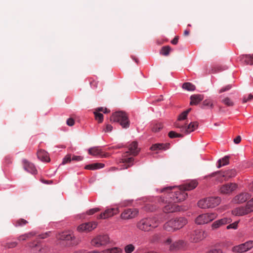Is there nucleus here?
I'll list each match as a JSON object with an SVG mask.
<instances>
[{"label":"nucleus","mask_w":253,"mask_h":253,"mask_svg":"<svg viewBox=\"0 0 253 253\" xmlns=\"http://www.w3.org/2000/svg\"><path fill=\"white\" fill-rule=\"evenodd\" d=\"M161 192L164 193V195L172 200L173 203H179L184 201L187 194L179 186L178 187H167L161 190Z\"/></svg>","instance_id":"1"},{"label":"nucleus","mask_w":253,"mask_h":253,"mask_svg":"<svg viewBox=\"0 0 253 253\" xmlns=\"http://www.w3.org/2000/svg\"><path fill=\"white\" fill-rule=\"evenodd\" d=\"M128 150L129 151L123 154L120 161V163L124 164L122 169H126L133 165V156L137 155L140 151L137 142L136 141L131 142L128 146Z\"/></svg>","instance_id":"2"},{"label":"nucleus","mask_w":253,"mask_h":253,"mask_svg":"<svg viewBox=\"0 0 253 253\" xmlns=\"http://www.w3.org/2000/svg\"><path fill=\"white\" fill-rule=\"evenodd\" d=\"M159 224L155 217L144 218L137 222L136 227L142 231L148 232L157 227Z\"/></svg>","instance_id":"3"},{"label":"nucleus","mask_w":253,"mask_h":253,"mask_svg":"<svg viewBox=\"0 0 253 253\" xmlns=\"http://www.w3.org/2000/svg\"><path fill=\"white\" fill-rule=\"evenodd\" d=\"M188 223L184 217L170 219L164 224V229L169 232H174L184 227Z\"/></svg>","instance_id":"4"},{"label":"nucleus","mask_w":253,"mask_h":253,"mask_svg":"<svg viewBox=\"0 0 253 253\" xmlns=\"http://www.w3.org/2000/svg\"><path fill=\"white\" fill-rule=\"evenodd\" d=\"M159 202L162 206L166 205L163 207V211L166 213L174 212L180 210L179 206L175 204V203L169 199V198L165 196H162L160 197Z\"/></svg>","instance_id":"5"},{"label":"nucleus","mask_w":253,"mask_h":253,"mask_svg":"<svg viewBox=\"0 0 253 253\" xmlns=\"http://www.w3.org/2000/svg\"><path fill=\"white\" fill-rule=\"evenodd\" d=\"M221 199L218 197H210L200 200L198 206L201 209L213 208L220 204Z\"/></svg>","instance_id":"6"},{"label":"nucleus","mask_w":253,"mask_h":253,"mask_svg":"<svg viewBox=\"0 0 253 253\" xmlns=\"http://www.w3.org/2000/svg\"><path fill=\"white\" fill-rule=\"evenodd\" d=\"M110 121L119 123L123 128H127L129 123L126 114L123 112H117L113 113L110 117Z\"/></svg>","instance_id":"7"},{"label":"nucleus","mask_w":253,"mask_h":253,"mask_svg":"<svg viewBox=\"0 0 253 253\" xmlns=\"http://www.w3.org/2000/svg\"><path fill=\"white\" fill-rule=\"evenodd\" d=\"M110 243V238L107 235H98L93 237L90 241L91 245L96 248L105 246Z\"/></svg>","instance_id":"8"},{"label":"nucleus","mask_w":253,"mask_h":253,"mask_svg":"<svg viewBox=\"0 0 253 253\" xmlns=\"http://www.w3.org/2000/svg\"><path fill=\"white\" fill-rule=\"evenodd\" d=\"M217 216V214L215 212L202 214L196 217L195 222L198 225L207 224L216 219Z\"/></svg>","instance_id":"9"},{"label":"nucleus","mask_w":253,"mask_h":253,"mask_svg":"<svg viewBox=\"0 0 253 253\" xmlns=\"http://www.w3.org/2000/svg\"><path fill=\"white\" fill-rule=\"evenodd\" d=\"M237 174L235 169H231L225 171H218L211 173L209 176L214 177L217 176L218 179L223 178L224 180H228L229 179L235 177Z\"/></svg>","instance_id":"10"},{"label":"nucleus","mask_w":253,"mask_h":253,"mask_svg":"<svg viewBox=\"0 0 253 253\" xmlns=\"http://www.w3.org/2000/svg\"><path fill=\"white\" fill-rule=\"evenodd\" d=\"M237 188L238 185L236 183H227L219 187V192L221 194L229 195L236 190Z\"/></svg>","instance_id":"11"},{"label":"nucleus","mask_w":253,"mask_h":253,"mask_svg":"<svg viewBox=\"0 0 253 253\" xmlns=\"http://www.w3.org/2000/svg\"><path fill=\"white\" fill-rule=\"evenodd\" d=\"M138 210L135 208H128L124 210L120 215L123 220H129L136 217L138 214Z\"/></svg>","instance_id":"12"},{"label":"nucleus","mask_w":253,"mask_h":253,"mask_svg":"<svg viewBox=\"0 0 253 253\" xmlns=\"http://www.w3.org/2000/svg\"><path fill=\"white\" fill-rule=\"evenodd\" d=\"M253 248V241L250 240L244 243L233 247L232 251L233 252L242 253L248 251Z\"/></svg>","instance_id":"13"},{"label":"nucleus","mask_w":253,"mask_h":253,"mask_svg":"<svg viewBox=\"0 0 253 253\" xmlns=\"http://www.w3.org/2000/svg\"><path fill=\"white\" fill-rule=\"evenodd\" d=\"M97 223L96 222H88L82 223L79 225L77 228L78 232H89L96 228Z\"/></svg>","instance_id":"14"},{"label":"nucleus","mask_w":253,"mask_h":253,"mask_svg":"<svg viewBox=\"0 0 253 253\" xmlns=\"http://www.w3.org/2000/svg\"><path fill=\"white\" fill-rule=\"evenodd\" d=\"M206 238L205 232L202 230H194L190 235V240L193 243H198Z\"/></svg>","instance_id":"15"},{"label":"nucleus","mask_w":253,"mask_h":253,"mask_svg":"<svg viewBox=\"0 0 253 253\" xmlns=\"http://www.w3.org/2000/svg\"><path fill=\"white\" fill-rule=\"evenodd\" d=\"M252 212L247 204L245 206L238 207L232 211V214L235 216H244Z\"/></svg>","instance_id":"16"},{"label":"nucleus","mask_w":253,"mask_h":253,"mask_svg":"<svg viewBox=\"0 0 253 253\" xmlns=\"http://www.w3.org/2000/svg\"><path fill=\"white\" fill-rule=\"evenodd\" d=\"M251 197V195L248 192H242L236 195L232 199V202L234 204H242L246 202Z\"/></svg>","instance_id":"17"},{"label":"nucleus","mask_w":253,"mask_h":253,"mask_svg":"<svg viewBox=\"0 0 253 253\" xmlns=\"http://www.w3.org/2000/svg\"><path fill=\"white\" fill-rule=\"evenodd\" d=\"M119 212V209L118 208H110L106 210L103 212L101 213L98 216L97 219H106L112 217Z\"/></svg>","instance_id":"18"},{"label":"nucleus","mask_w":253,"mask_h":253,"mask_svg":"<svg viewBox=\"0 0 253 253\" xmlns=\"http://www.w3.org/2000/svg\"><path fill=\"white\" fill-rule=\"evenodd\" d=\"M231 222L232 219L231 218L224 217L214 221L211 225V228L212 230H215L219 228L220 227L230 223Z\"/></svg>","instance_id":"19"},{"label":"nucleus","mask_w":253,"mask_h":253,"mask_svg":"<svg viewBox=\"0 0 253 253\" xmlns=\"http://www.w3.org/2000/svg\"><path fill=\"white\" fill-rule=\"evenodd\" d=\"M22 163L23 168L25 170L33 174H36L37 173V170L32 163L26 159L23 160Z\"/></svg>","instance_id":"20"},{"label":"nucleus","mask_w":253,"mask_h":253,"mask_svg":"<svg viewBox=\"0 0 253 253\" xmlns=\"http://www.w3.org/2000/svg\"><path fill=\"white\" fill-rule=\"evenodd\" d=\"M57 238L60 240L72 241L75 239V236L71 232L64 231L58 234Z\"/></svg>","instance_id":"21"},{"label":"nucleus","mask_w":253,"mask_h":253,"mask_svg":"<svg viewBox=\"0 0 253 253\" xmlns=\"http://www.w3.org/2000/svg\"><path fill=\"white\" fill-rule=\"evenodd\" d=\"M88 153L93 156H99L101 157H107L108 154H103L101 149L99 147H94L88 150Z\"/></svg>","instance_id":"22"},{"label":"nucleus","mask_w":253,"mask_h":253,"mask_svg":"<svg viewBox=\"0 0 253 253\" xmlns=\"http://www.w3.org/2000/svg\"><path fill=\"white\" fill-rule=\"evenodd\" d=\"M240 61L246 65H253V54H243L239 57Z\"/></svg>","instance_id":"23"},{"label":"nucleus","mask_w":253,"mask_h":253,"mask_svg":"<svg viewBox=\"0 0 253 253\" xmlns=\"http://www.w3.org/2000/svg\"><path fill=\"white\" fill-rule=\"evenodd\" d=\"M198 182L196 180H192L188 181L180 186L185 192L195 189L198 185Z\"/></svg>","instance_id":"24"},{"label":"nucleus","mask_w":253,"mask_h":253,"mask_svg":"<svg viewBox=\"0 0 253 253\" xmlns=\"http://www.w3.org/2000/svg\"><path fill=\"white\" fill-rule=\"evenodd\" d=\"M185 245V242L183 240H178L170 245L169 247V250L172 252L177 251L184 247Z\"/></svg>","instance_id":"25"},{"label":"nucleus","mask_w":253,"mask_h":253,"mask_svg":"<svg viewBox=\"0 0 253 253\" xmlns=\"http://www.w3.org/2000/svg\"><path fill=\"white\" fill-rule=\"evenodd\" d=\"M37 157L42 161L48 162L50 161L49 155L47 152L40 149L37 153Z\"/></svg>","instance_id":"26"},{"label":"nucleus","mask_w":253,"mask_h":253,"mask_svg":"<svg viewBox=\"0 0 253 253\" xmlns=\"http://www.w3.org/2000/svg\"><path fill=\"white\" fill-rule=\"evenodd\" d=\"M169 143H156L153 145L150 149L152 151L166 150L169 148Z\"/></svg>","instance_id":"27"},{"label":"nucleus","mask_w":253,"mask_h":253,"mask_svg":"<svg viewBox=\"0 0 253 253\" xmlns=\"http://www.w3.org/2000/svg\"><path fill=\"white\" fill-rule=\"evenodd\" d=\"M204 97L203 94H194L190 97V102L191 105H198L202 100H203Z\"/></svg>","instance_id":"28"},{"label":"nucleus","mask_w":253,"mask_h":253,"mask_svg":"<svg viewBox=\"0 0 253 253\" xmlns=\"http://www.w3.org/2000/svg\"><path fill=\"white\" fill-rule=\"evenodd\" d=\"M198 124L197 122H194L190 123L188 125H186L185 130L184 132L185 134H188L194 130H195L198 127Z\"/></svg>","instance_id":"29"},{"label":"nucleus","mask_w":253,"mask_h":253,"mask_svg":"<svg viewBox=\"0 0 253 253\" xmlns=\"http://www.w3.org/2000/svg\"><path fill=\"white\" fill-rule=\"evenodd\" d=\"M104 166H105V165L103 163H94V164L86 165L84 167V169H89V170H95V169L103 168L104 167Z\"/></svg>","instance_id":"30"},{"label":"nucleus","mask_w":253,"mask_h":253,"mask_svg":"<svg viewBox=\"0 0 253 253\" xmlns=\"http://www.w3.org/2000/svg\"><path fill=\"white\" fill-rule=\"evenodd\" d=\"M36 235V233L34 232H30L27 233H25L19 236L17 239L19 241H24L28 239L31 238Z\"/></svg>","instance_id":"31"},{"label":"nucleus","mask_w":253,"mask_h":253,"mask_svg":"<svg viewBox=\"0 0 253 253\" xmlns=\"http://www.w3.org/2000/svg\"><path fill=\"white\" fill-rule=\"evenodd\" d=\"M102 253H123V250L119 247H113L103 250Z\"/></svg>","instance_id":"32"},{"label":"nucleus","mask_w":253,"mask_h":253,"mask_svg":"<svg viewBox=\"0 0 253 253\" xmlns=\"http://www.w3.org/2000/svg\"><path fill=\"white\" fill-rule=\"evenodd\" d=\"M229 163V157L228 156H226L224 157L221 159H219L218 161V165L217 166V168H220L222 166L227 165Z\"/></svg>","instance_id":"33"},{"label":"nucleus","mask_w":253,"mask_h":253,"mask_svg":"<svg viewBox=\"0 0 253 253\" xmlns=\"http://www.w3.org/2000/svg\"><path fill=\"white\" fill-rule=\"evenodd\" d=\"M187 124L183 123L181 121L177 120L174 123V126L176 128H179L180 129L181 132L184 133L186 130V126Z\"/></svg>","instance_id":"34"},{"label":"nucleus","mask_w":253,"mask_h":253,"mask_svg":"<svg viewBox=\"0 0 253 253\" xmlns=\"http://www.w3.org/2000/svg\"><path fill=\"white\" fill-rule=\"evenodd\" d=\"M221 102L228 107H232L234 105V101L229 97H225L223 98Z\"/></svg>","instance_id":"35"},{"label":"nucleus","mask_w":253,"mask_h":253,"mask_svg":"<svg viewBox=\"0 0 253 253\" xmlns=\"http://www.w3.org/2000/svg\"><path fill=\"white\" fill-rule=\"evenodd\" d=\"M28 223V222L26 220L23 218L15 220L13 222V224L15 227H21L25 225Z\"/></svg>","instance_id":"36"},{"label":"nucleus","mask_w":253,"mask_h":253,"mask_svg":"<svg viewBox=\"0 0 253 253\" xmlns=\"http://www.w3.org/2000/svg\"><path fill=\"white\" fill-rule=\"evenodd\" d=\"M182 88L188 91H194L196 89L195 86L191 83H185L182 85Z\"/></svg>","instance_id":"37"},{"label":"nucleus","mask_w":253,"mask_h":253,"mask_svg":"<svg viewBox=\"0 0 253 253\" xmlns=\"http://www.w3.org/2000/svg\"><path fill=\"white\" fill-rule=\"evenodd\" d=\"M163 127V125L161 123H155L152 125L151 129L154 132L159 131Z\"/></svg>","instance_id":"38"},{"label":"nucleus","mask_w":253,"mask_h":253,"mask_svg":"<svg viewBox=\"0 0 253 253\" xmlns=\"http://www.w3.org/2000/svg\"><path fill=\"white\" fill-rule=\"evenodd\" d=\"M95 119L98 123H101L103 121V115L101 113L94 111Z\"/></svg>","instance_id":"39"},{"label":"nucleus","mask_w":253,"mask_h":253,"mask_svg":"<svg viewBox=\"0 0 253 253\" xmlns=\"http://www.w3.org/2000/svg\"><path fill=\"white\" fill-rule=\"evenodd\" d=\"M213 107L212 101L210 99H205L202 103V108H204L205 107H210L211 108H212Z\"/></svg>","instance_id":"40"},{"label":"nucleus","mask_w":253,"mask_h":253,"mask_svg":"<svg viewBox=\"0 0 253 253\" xmlns=\"http://www.w3.org/2000/svg\"><path fill=\"white\" fill-rule=\"evenodd\" d=\"M190 110L191 109L190 108L183 112L179 115L177 120L181 121L185 120L187 118V115L189 113Z\"/></svg>","instance_id":"41"},{"label":"nucleus","mask_w":253,"mask_h":253,"mask_svg":"<svg viewBox=\"0 0 253 253\" xmlns=\"http://www.w3.org/2000/svg\"><path fill=\"white\" fill-rule=\"evenodd\" d=\"M171 49V47L169 46H163L161 49L160 53L163 55L167 56L169 54Z\"/></svg>","instance_id":"42"},{"label":"nucleus","mask_w":253,"mask_h":253,"mask_svg":"<svg viewBox=\"0 0 253 253\" xmlns=\"http://www.w3.org/2000/svg\"><path fill=\"white\" fill-rule=\"evenodd\" d=\"M135 250V247L132 244H128L124 248V251L126 253H131Z\"/></svg>","instance_id":"43"},{"label":"nucleus","mask_w":253,"mask_h":253,"mask_svg":"<svg viewBox=\"0 0 253 253\" xmlns=\"http://www.w3.org/2000/svg\"><path fill=\"white\" fill-rule=\"evenodd\" d=\"M168 135L170 138H173L175 137H182L183 136V134L176 133L174 131H169V132Z\"/></svg>","instance_id":"44"},{"label":"nucleus","mask_w":253,"mask_h":253,"mask_svg":"<svg viewBox=\"0 0 253 253\" xmlns=\"http://www.w3.org/2000/svg\"><path fill=\"white\" fill-rule=\"evenodd\" d=\"M94 111L100 113L103 112L105 114L108 113L110 112V110L109 109H108L107 108L104 107H98L97 108H95Z\"/></svg>","instance_id":"45"},{"label":"nucleus","mask_w":253,"mask_h":253,"mask_svg":"<svg viewBox=\"0 0 253 253\" xmlns=\"http://www.w3.org/2000/svg\"><path fill=\"white\" fill-rule=\"evenodd\" d=\"M17 243L16 242H9L6 243V245H5V247L7 248L10 249V248H13L17 246Z\"/></svg>","instance_id":"46"},{"label":"nucleus","mask_w":253,"mask_h":253,"mask_svg":"<svg viewBox=\"0 0 253 253\" xmlns=\"http://www.w3.org/2000/svg\"><path fill=\"white\" fill-rule=\"evenodd\" d=\"M71 160H72V159H71V155H67L63 159V161L62 162V164L63 165H65V164H66L71 162Z\"/></svg>","instance_id":"47"},{"label":"nucleus","mask_w":253,"mask_h":253,"mask_svg":"<svg viewBox=\"0 0 253 253\" xmlns=\"http://www.w3.org/2000/svg\"><path fill=\"white\" fill-rule=\"evenodd\" d=\"M113 129V126L109 124L105 125L104 127L103 128V130L105 132H111Z\"/></svg>","instance_id":"48"},{"label":"nucleus","mask_w":253,"mask_h":253,"mask_svg":"<svg viewBox=\"0 0 253 253\" xmlns=\"http://www.w3.org/2000/svg\"><path fill=\"white\" fill-rule=\"evenodd\" d=\"M238 222H234V223L232 224H230L226 227L227 229H236L238 227Z\"/></svg>","instance_id":"49"},{"label":"nucleus","mask_w":253,"mask_h":253,"mask_svg":"<svg viewBox=\"0 0 253 253\" xmlns=\"http://www.w3.org/2000/svg\"><path fill=\"white\" fill-rule=\"evenodd\" d=\"M163 244L165 246H170L172 244V240L170 237H169L163 241Z\"/></svg>","instance_id":"50"},{"label":"nucleus","mask_w":253,"mask_h":253,"mask_svg":"<svg viewBox=\"0 0 253 253\" xmlns=\"http://www.w3.org/2000/svg\"><path fill=\"white\" fill-rule=\"evenodd\" d=\"M231 87H232V85H230V84H228V85L225 86V87H223L221 88L219 90V93H222V92H223L224 91H228L229 89H230L231 88Z\"/></svg>","instance_id":"51"},{"label":"nucleus","mask_w":253,"mask_h":253,"mask_svg":"<svg viewBox=\"0 0 253 253\" xmlns=\"http://www.w3.org/2000/svg\"><path fill=\"white\" fill-rule=\"evenodd\" d=\"M100 209L98 208H95L89 210L87 211L88 214L92 215L95 212H97L100 211Z\"/></svg>","instance_id":"52"},{"label":"nucleus","mask_w":253,"mask_h":253,"mask_svg":"<svg viewBox=\"0 0 253 253\" xmlns=\"http://www.w3.org/2000/svg\"><path fill=\"white\" fill-rule=\"evenodd\" d=\"M247 204L249 208H250V211L253 212V198L249 200Z\"/></svg>","instance_id":"53"},{"label":"nucleus","mask_w":253,"mask_h":253,"mask_svg":"<svg viewBox=\"0 0 253 253\" xmlns=\"http://www.w3.org/2000/svg\"><path fill=\"white\" fill-rule=\"evenodd\" d=\"M253 99V92L252 93H250L248 98H246V97H244L243 99V103H246L247 101L251 100V99Z\"/></svg>","instance_id":"54"},{"label":"nucleus","mask_w":253,"mask_h":253,"mask_svg":"<svg viewBox=\"0 0 253 253\" xmlns=\"http://www.w3.org/2000/svg\"><path fill=\"white\" fill-rule=\"evenodd\" d=\"M71 159L72 161H80L83 159V157L80 156H73Z\"/></svg>","instance_id":"55"},{"label":"nucleus","mask_w":253,"mask_h":253,"mask_svg":"<svg viewBox=\"0 0 253 253\" xmlns=\"http://www.w3.org/2000/svg\"><path fill=\"white\" fill-rule=\"evenodd\" d=\"M67 124L69 126H73L74 124H75V121L72 118H69L67 120V122H66Z\"/></svg>","instance_id":"56"},{"label":"nucleus","mask_w":253,"mask_h":253,"mask_svg":"<svg viewBox=\"0 0 253 253\" xmlns=\"http://www.w3.org/2000/svg\"><path fill=\"white\" fill-rule=\"evenodd\" d=\"M241 141V137L240 136H237L234 139V142L236 144H239Z\"/></svg>","instance_id":"57"},{"label":"nucleus","mask_w":253,"mask_h":253,"mask_svg":"<svg viewBox=\"0 0 253 253\" xmlns=\"http://www.w3.org/2000/svg\"><path fill=\"white\" fill-rule=\"evenodd\" d=\"M178 36H176L171 41V43L172 44H174V45H175L177 43H178Z\"/></svg>","instance_id":"58"},{"label":"nucleus","mask_w":253,"mask_h":253,"mask_svg":"<svg viewBox=\"0 0 253 253\" xmlns=\"http://www.w3.org/2000/svg\"><path fill=\"white\" fill-rule=\"evenodd\" d=\"M98 82L95 81H93L90 83V85L93 88H96L97 86Z\"/></svg>","instance_id":"59"},{"label":"nucleus","mask_w":253,"mask_h":253,"mask_svg":"<svg viewBox=\"0 0 253 253\" xmlns=\"http://www.w3.org/2000/svg\"><path fill=\"white\" fill-rule=\"evenodd\" d=\"M5 160L7 161V163H11V157L10 156H6L5 158Z\"/></svg>","instance_id":"60"},{"label":"nucleus","mask_w":253,"mask_h":253,"mask_svg":"<svg viewBox=\"0 0 253 253\" xmlns=\"http://www.w3.org/2000/svg\"><path fill=\"white\" fill-rule=\"evenodd\" d=\"M189 34V32L188 30H185L184 32V35L185 36H188Z\"/></svg>","instance_id":"61"},{"label":"nucleus","mask_w":253,"mask_h":253,"mask_svg":"<svg viewBox=\"0 0 253 253\" xmlns=\"http://www.w3.org/2000/svg\"><path fill=\"white\" fill-rule=\"evenodd\" d=\"M43 183H51L52 182L50 181V182H47V181H45V180H41Z\"/></svg>","instance_id":"62"},{"label":"nucleus","mask_w":253,"mask_h":253,"mask_svg":"<svg viewBox=\"0 0 253 253\" xmlns=\"http://www.w3.org/2000/svg\"><path fill=\"white\" fill-rule=\"evenodd\" d=\"M132 58L135 60V61L137 63L138 62V59H137L136 58H133L132 57Z\"/></svg>","instance_id":"63"},{"label":"nucleus","mask_w":253,"mask_h":253,"mask_svg":"<svg viewBox=\"0 0 253 253\" xmlns=\"http://www.w3.org/2000/svg\"><path fill=\"white\" fill-rule=\"evenodd\" d=\"M251 188L252 190L253 191V183H252V187H251Z\"/></svg>","instance_id":"64"}]
</instances>
